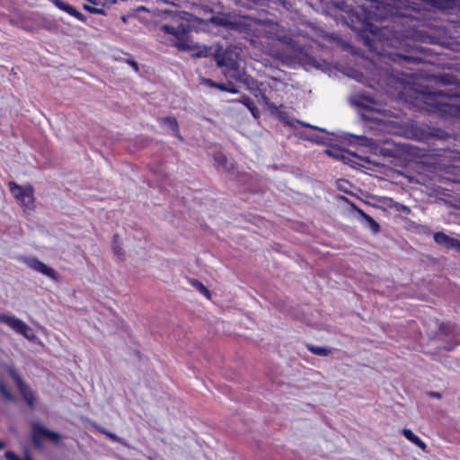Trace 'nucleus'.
Segmentation results:
<instances>
[{"mask_svg": "<svg viewBox=\"0 0 460 460\" xmlns=\"http://www.w3.org/2000/svg\"><path fill=\"white\" fill-rule=\"evenodd\" d=\"M248 29L249 25L245 22L226 13H212L204 19L189 13H179L172 17L170 23L160 26L163 32L175 38L172 45L181 51H189L193 49L183 40L184 36L192 31L203 30L219 34L225 32L244 33Z\"/></svg>", "mask_w": 460, "mask_h": 460, "instance_id": "nucleus-1", "label": "nucleus"}, {"mask_svg": "<svg viewBox=\"0 0 460 460\" xmlns=\"http://www.w3.org/2000/svg\"><path fill=\"white\" fill-rule=\"evenodd\" d=\"M452 78L449 75L440 77V82L447 85L443 90L431 91L425 87L420 92L422 102L430 107L432 112L441 117L460 116V80L453 82Z\"/></svg>", "mask_w": 460, "mask_h": 460, "instance_id": "nucleus-2", "label": "nucleus"}, {"mask_svg": "<svg viewBox=\"0 0 460 460\" xmlns=\"http://www.w3.org/2000/svg\"><path fill=\"white\" fill-rule=\"evenodd\" d=\"M338 7L349 13V22L347 24L354 31H357V37L370 50L374 49V37L377 28L369 21V13L363 8L359 10L349 9V6L341 2Z\"/></svg>", "mask_w": 460, "mask_h": 460, "instance_id": "nucleus-3", "label": "nucleus"}, {"mask_svg": "<svg viewBox=\"0 0 460 460\" xmlns=\"http://www.w3.org/2000/svg\"><path fill=\"white\" fill-rule=\"evenodd\" d=\"M30 438L35 449H44L43 440H49L56 446L61 445V436L58 432L51 430L43 424L33 421L31 424Z\"/></svg>", "mask_w": 460, "mask_h": 460, "instance_id": "nucleus-4", "label": "nucleus"}, {"mask_svg": "<svg viewBox=\"0 0 460 460\" xmlns=\"http://www.w3.org/2000/svg\"><path fill=\"white\" fill-rule=\"evenodd\" d=\"M438 335L445 341L444 349L453 350L460 344V328L450 323H441L438 325Z\"/></svg>", "mask_w": 460, "mask_h": 460, "instance_id": "nucleus-5", "label": "nucleus"}, {"mask_svg": "<svg viewBox=\"0 0 460 460\" xmlns=\"http://www.w3.org/2000/svg\"><path fill=\"white\" fill-rule=\"evenodd\" d=\"M8 186L11 193L21 201L23 207L29 209L34 208V188L32 185L22 186L14 181H9Z\"/></svg>", "mask_w": 460, "mask_h": 460, "instance_id": "nucleus-6", "label": "nucleus"}, {"mask_svg": "<svg viewBox=\"0 0 460 460\" xmlns=\"http://www.w3.org/2000/svg\"><path fill=\"white\" fill-rule=\"evenodd\" d=\"M218 67H228L231 70L235 66H239L235 58L234 51L231 47L223 48L217 45L216 51L214 52L213 59Z\"/></svg>", "mask_w": 460, "mask_h": 460, "instance_id": "nucleus-7", "label": "nucleus"}, {"mask_svg": "<svg viewBox=\"0 0 460 460\" xmlns=\"http://www.w3.org/2000/svg\"><path fill=\"white\" fill-rule=\"evenodd\" d=\"M0 322L7 324L13 331L23 335L25 338L29 340L34 338V335L32 334V329L30 326H28L24 322L14 316L0 314Z\"/></svg>", "mask_w": 460, "mask_h": 460, "instance_id": "nucleus-8", "label": "nucleus"}, {"mask_svg": "<svg viewBox=\"0 0 460 460\" xmlns=\"http://www.w3.org/2000/svg\"><path fill=\"white\" fill-rule=\"evenodd\" d=\"M436 243L447 250H453L459 252L460 240L452 237L442 231L435 232L433 234Z\"/></svg>", "mask_w": 460, "mask_h": 460, "instance_id": "nucleus-9", "label": "nucleus"}, {"mask_svg": "<svg viewBox=\"0 0 460 460\" xmlns=\"http://www.w3.org/2000/svg\"><path fill=\"white\" fill-rule=\"evenodd\" d=\"M26 264L32 270L40 272L53 280H58V273L51 267H49L36 257L26 259Z\"/></svg>", "mask_w": 460, "mask_h": 460, "instance_id": "nucleus-10", "label": "nucleus"}, {"mask_svg": "<svg viewBox=\"0 0 460 460\" xmlns=\"http://www.w3.org/2000/svg\"><path fill=\"white\" fill-rule=\"evenodd\" d=\"M351 207L358 214L359 220L365 227L369 228L374 234L380 231V225L372 217L365 213L353 203Z\"/></svg>", "mask_w": 460, "mask_h": 460, "instance_id": "nucleus-11", "label": "nucleus"}, {"mask_svg": "<svg viewBox=\"0 0 460 460\" xmlns=\"http://www.w3.org/2000/svg\"><path fill=\"white\" fill-rule=\"evenodd\" d=\"M50 1L57 8H58L59 10L66 12V13L70 14L71 16L76 18L78 21H80L82 22H87V17L84 13L79 12L74 6L64 2L63 0H50Z\"/></svg>", "mask_w": 460, "mask_h": 460, "instance_id": "nucleus-12", "label": "nucleus"}, {"mask_svg": "<svg viewBox=\"0 0 460 460\" xmlns=\"http://www.w3.org/2000/svg\"><path fill=\"white\" fill-rule=\"evenodd\" d=\"M232 71L230 77L239 83H242L246 87L252 84L253 80L255 79L252 75H248L243 69H239V66H235Z\"/></svg>", "mask_w": 460, "mask_h": 460, "instance_id": "nucleus-13", "label": "nucleus"}, {"mask_svg": "<svg viewBox=\"0 0 460 460\" xmlns=\"http://www.w3.org/2000/svg\"><path fill=\"white\" fill-rule=\"evenodd\" d=\"M23 400L30 408H34L35 395L33 391L24 383L17 387Z\"/></svg>", "mask_w": 460, "mask_h": 460, "instance_id": "nucleus-14", "label": "nucleus"}, {"mask_svg": "<svg viewBox=\"0 0 460 460\" xmlns=\"http://www.w3.org/2000/svg\"><path fill=\"white\" fill-rule=\"evenodd\" d=\"M284 106L281 104L279 106L276 104H271L270 114L275 118H277L279 121L289 124L288 118L289 114L288 111L282 110Z\"/></svg>", "mask_w": 460, "mask_h": 460, "instance_id": "nucleus-15", "label": "nucleus"}, {"mask_svg": "<svg viewBox=\"0 0 460 460\" xmlns=\"http://www.w3.org/2000/svg\"><path fill=\"white\" fill-rule=\"evenodd\" d=\"M326 154L329 156L336 158L337 160L342 161L346 164H350L351 159L349 158L350 153H346L344 149L333 148L327 149Z\"/></svg>", "mask_w": 460, "mask_h": 460, "instance_id": "nucleus-16", "label": "nucleus"}, {"mask_svg": "<svg viewBox=\"0 0 460 460\" xmlns=\"http://www.w3.org/2000/svg\"><path fill=\"white\" fill-rule=\"evenodd\" d=\"M217 45L218 44L199 47L198 50L192 54V57L211 58L212 59H214V52L216 51Z\"/></svg>", "mask_w": 460, "mask_h": 460, "instance_id": "nucleus-17", "label": "nucleus"}, {"mask_svg": "<svg viewBox=\"0 0 460 460\" xmlns=\"http://www.w3.org/2000/svg\"><path fill=\"white\" fill-rule=\"evenodd\" d=\"M160 122L163 125L167 126L173 133V135L181 139L180 135L179 124L174 117H164L160 119Z\"/></svg>", "mask_w": 460, "mask_h": 460, "instance_id": "nucleus-18", "label": "nucleus"}, {"mask_svg": "<svg viewBox=\"0 0 460 460\" xmlns=\"http://www.w3.org/2000/svg\"><path fill=\"white\" fill-rule=\"evenodd\" d=\"M450 135L445 130L438 128H429L427 130V138H436L438 140L447 139Z\"/></svg>", "mask_w": 460, "mask_h": 460, "instance_id": "nucleus-19", "label": "nucleus"}, {"mask_svg": "<svg viewBox=\"0 0 460 460\" xmlns=\"http://www.w3.org/2000/svg\"><path fill=\"white\" fill-rule=\"evenodd\" d=\"M402 435L411 443L416 445L421 449L426 448V444L418 437L416 436L411 429H403L402 431Z\"/></svg>", "mask_w": 460, "mask_h": 460, "instance_id": "nucleus-20", "label": "nucleus"}, {"mask_svg": "<svg viewBox=\"0 0 460 460\" xmlns=\"http://www.w3.org/2000/svg\"><path fill=\"white\" fill-rule=\"evenodd\" d=\"M391 56H393L392 58L394 61L399 62V63L407 62V63L419 64L422 61V59L419 57L408 56V55H403V54H400V53H394V54H391Z\"/></svg>", "mask_w": 460, "mask_h": 460, "instance_id": "nucleus-21", "label": "nucleus"}, {"mask_svg": "<svg viewBox=\"0 0 460 460\" xmlns=\"http://www.w3.org/2000/svg\"><path fill=\"white\" fill-rule=\"evenodd\" d=\"M252 113L254 118H258L260 115V111L256 107L254 102L247 95H243L239 100Z\"/></svg>", "mask_w": 460, "mask_h": 460, "instance_id": "nucleus-22", "label": "nucleus"}, {"mask_svg": "<svg viewBox=\"0 0 460 460\" xmlns=\"http://www.w3.org/2000/svg\"><path fill=\"white\" fill-rule=\"evenodd\" d=\"M306 348L309 351H311L312 353H314L317 356L325 357L332 353V350L329 348H325V347H320V346H316V345H313V344H307Z\"/></svg>", "mask_w": 460, "mask_h": 460, "instance_id": "nucleus-23", "label": "nucleus"}, {"mask_svg": "<svg viewBox=\"0 0 460 460\" xmlns=\"http://www.w3.org/2000/svg\"><path fill=\"white\" fill-rule=\"evenodd\" d=\"M0 394L8 402H13L15 401V396L3 381H0Z\"/></svg>", "mask_w": 460, "mask_h": 460, "instance_id": "nucleus-24", "label": "nucleus"}, {"mask_svg": "<svg viewBox=\"0 0 460 460\" xmlns=\"http://www.w3.org/2000/svg\"><path fill=\"white\" fill-rule=\"evenodd\" d=\"M190 283L197 290L203 294L206 297L210 298V291L198 279H191Z\"/></svg>", "mask_w": 460, "mask_h": 460, "instance_id": "nucleus-25", "label": "nucleus"}, {"mask_svg": "<svg viewBox=\"0 0 460 460\" xmlns=\"http://www.w3.org/2000/svg\"><path fill=\"white\" fill-rule=\"evenodd\" d=\"M214 160L216 162V164L218 165V166H221L223 167L224 169H226V170H229L230 168L227 166V157L222 154V153H217L214 155Z\"/></svg>", "mask_w": 460, "mask_h": 460, "instance_id": "nucleus-26", "label": "nucleus"}, {"mask_svg": "<svg viewBox=\"0 0 460 460\" xmlns=\"http://www.w3.org/2000/svg\"><path fill=\"white\" fill-rule=\"evenodd\" d=\"M250 93L256 98H259L262 93V90L259 86L258 80L254 79L252 84L246 87Z\"/></svg>", "mask_w": 460, "mask_h": 460, "instance_id": "nucleus-27", "label": "nucleus"}, {"mask_svg": "<svg viewBox=\"0 0 460 460\" xmlns=\"http://www.w3.org/2000/svg\"><path fill=\"white\" fill-rule=\"evenodd\" d=\"M8 374L13 378V380L15 382L17 387L22 386V385L24 384V381L22 380L21 376L17 373V371L14 368L9 367Z\"/></svg>", "mask_w": 460, "mask_h": 460, "instance_id": "nucleus-28", "label": "nucleus"}, {"mask_svg": "<svg viewBox=\"0 0 460 460\" xmlns=\"http://www.w3.org/2000/svg\"><path fill=\"white\" fill-rule=\"evenodd\" d=\"M234 2H235L237 4H240L243 7H246V8H253L258 2H260L261 0H233Z\"/></svg>", "mask_w": 460, "mask_h": 460, "instance_id": "nucleus-29", "label": "nucleus"}, {"mask_svg": "<svg viewBox=\"0 0 460 460\" xmlns=\"http://www.w3.org/2000/svg\"><path fill=\"white\" fill-rule=\"evenodd\" d=\"M113 252L118 258H121L124 255L122 248L117 243V234L113 236V245H112Z\"/></svg>", "mask_w": 460, "mask_h": 460, "instance_id": "nucleus-30", "label": "nucleus"}, {"mask_svg": "<svg viewBox=\"0 0 460 460\" xmlns=\"http://www.w3.org/2000/svg\"><path fill=\"white\" fill-rule=\"evenodd\" d=\"M379 152L384 156L387 157H394L396 155V150L394 148L389 147H380Z\"/></svg>", "mask_w": 460, "mask_h": 460, "instance_id": "nucleus-31", "label": "nucleus"}, {"mask_svg": "<svg viewBox=\"0 0 460 460\" xmlns=\"http://www.w3.org/2000/svg\"><path fill=\"white\" fill-rule=\"evenodd\" d=\"M259 98H260V102L267 107L269 111H270L271 104H275V103L270 102V98L268 96H266V94L264 93Z\"/></svg>", "mask_w": 460, "mask_h": 460, "instance_id": "nucleus-32", "label": "nucleus"}, {"mask_svg": "<svg viewBox=\"0 0 460 460\" xmlns=\"http://www.w3.org/2000/svg\"><path fill=\"white\" fill-rule=\"evenodd\" d=\"M200 83L211 88H215L217 86V82L213 81L210 78L201 77Z\"/></svg>", "mask_w": 460, "mask_h": 460, "instance_id": "nucleus-33", "label": "nucleus"}, {"mask_svg": "<svg viewBox=\"0 0 460 460\" xmlns=\"http://www.w3.org/2000/svg\"><path fill=\"white\" fill-rule=\"evenodd\" d=\"M6 460H22L13 451H6L4 454Z\"/></svg>", "mask_w": 460, "mask_h": 460, "instance_id": "nucleus-34", "label": "nucleus"}, {"mask_svg": "<svg viewBox=\"0 0 460 460\" xmlns=\"http://www.w3.org/2000/svg\"><path fill=\"white\" fill-rule=\"evenodd\" d=\"M226 84V92L231 93H237L239 91L238 89L233 84L232 82H228Z\"/></svg>", "mask_w": 460, "mask_h": 460, "instance_id": "nucleus-35", "label": "nucleus"}, {"mask_svg": "<svg viewBox=\"0 0 460 460\" xmlns=\"http://www.w3.org/2000/svg\"><path fill=\"white\" fill-rule=\"evenodd\" d=\"M93 11V14H101V15H106V12L102 8H97L94 6Z\"/></svg>", "mask_w": 460, "mask_h": 460, "instance_id": "nucleus-36", "label": "nucleus"}, {"mask_svg": "<svg viewBox=\"0 0 460 460\" xmlns=\"http://www.w3.org/2000/svg\"><path fill=\"white\" fill-rule=\"evenodd\" d=\"M271 2L275 3V4H279L284 7H288V5H289V2L288 0H270Z\"/></svg>", "mask_w": 460, "mask_h": 460, "instance_id": "nucleus-37", "label": "nucleus"}, {"mask_svg": "<svg viewBox=\"0 0 460 460\" xmlns=\"http://www.w3.org/2000/svg\"><path fill=\"white\" fill-rule=\"evenodd\" d=\"M127 62L134 68L135 71H137V72L138 71V64L136 60L128 59Z\"/></svg>", "mask_w": 460, "mask_h": 460, "instance_id": "nucleus-38", "label": "nucleus"}, {"mask_svg": "<svg viewBox=\"0 0 460 460\" xmlns=\"http://www.w3.org/2000/svg\"><path fill=\"white\" fill-rule=\"evenodd\" d=\"M428 395L429 397L438 398V399H441V397H442V395L439 392H435V391L429 392Z\"/></svg>", "mask_w": 460, "mask_h": 460, "instance_id": "nucleus-39", "label": "nucleus"}, {"mask_svg": "<svg viewBox=\"0 0 460 460\" xmlns=\"http://www.w3.org/2000/svg\"><path fill=\"white\" fill-rule=\"evenodd\" d=\"M308 64H310L311 66H314V67H319V63L317 62V60L313 58V57H309L308 58Z\"/></svg>", "mask_w": 460, "mask_h": 460, "instance_id": "nucleus-40", "label": "nucleus"}, {"mask_svg": "<svg viewBox=\"0 0 460 460\" xmlns=\"http://www.w3.org/2000/svg\"><path fill=\"white\" fill-rule=\"evenodd\" d=\"M222 92H226V84L222 83H217V86L215 87Z\"/></svg>", "mask_w": 460, "mask_h": 460, "instance_id": "nucleus-41", "label": "nucleus"}, {"mask_svg": "<svg viewBox=\"0 0 460 460\" xmlns=\"http://www.w3.org/2000/svg\"><path fill=\"white\" fill-rule=\"evenodd\" d=\"M83 8H84V10L87 11L88 13H93L92 10H93L94 6L87 4H84Z\"/></svg>", "mask_w": 460, "mask_h": 460, "instance_id": "nucleus-42", "label": "nucleus"}, {"mask_svg": "<svg viewBox=\"0 0 460 460\" xmlns=\"http://www.w3.org/2000/svg\"><path fill=\"white\" fill-rule=\"evenodd\" d=\"M86 1L93 5H99V4L104 5V4L101 2V0H86Z\"/></svg>", "mask_w": 460, "mask_h": 460, "instance_id": "nucleus-43", "label": "nucleus"}, {"mask_svg": "<svg viewBox=\"0 0 460 460\" xmlns=\"http://www.w3.org/2000/svg\"><path fill=\"white\" fill-rule=\"evenodd\" d=\"M22 460H33V459H32L31 456L28 452H26L24 457L22 458Z\"/></svg>", "mask_w": 460, "mask_h": 460, "instance_id": "nucleus-44", "label": "nucleus"}, {"mask_svg": "<svg viewBox=\"0 0 460 460\" xmlns=\"http://www.w3.org/2000/svg\"><path fill=\"white\" fill-rule=\"evenodd\" d=\"M6 447L5 442L0 439V450L4 449Z\"/></svg>", "mask_w": 460, "mask_h": 460, "instance_id": "nucleus-45", "label": "nucleus"}, {"mask_svg": "<svg viewBox=\"0 0 460 460\" xmlns=\"http://www.w3.org/2000/svg\"><path fill=\"white\" fill-rule=\"evenodd\" d=\"M306 127L315 128V129H317V130H319V131H323V128H317V127H314V126H311V125H309V124H306Z\"/></svg>", "mask_w": 460, "mask_h": 460, "instance_id": "nucleus-46", "label": "nucleus"}, {"mask_svg": "<svg viewBox=\"0 0 460 460\" xmlns=\"http://www.w3.org/2000/svg\"><path fill=\"white\" fill-rule=\"evenodd\" d=\"M309 139L312 140V141L317 142V143L321 142V140L318 139L317 137H310Z\"/></svg>", "mask_w": 460, "mask_h": 460, "instance_id": "nucleus-47", "label": "nucleus"}, {"mask_svg": "<svg viewBox=\"0 0 460 460\" xmlns=\"http://www.w3.org/2000/svg\"><path fill=\"white\" fill-rule=\"evenodd\" d=\"M356 104H357L358 106H359V107H363V104H362V103H360V102H357Z\"/></svg>", "mask_w": 460, "mask_h": 460, "instance_id": "nucleus-48", "label": "nucleus"}, {"mask_svg": "<svg viewBox=\"0 0 460 460\" xmlns=\"http://www.w3.org/2000/svg\"><path fill=\"white\" fill-rule=\"evenodd\" d=\"M111 2L112 4H115V3H117V0H111Z\"/></svg>", "mask_w": 460, "mask_h": 460, "instance_id": "nucleus-49", "label": "nucleus"}, {"mask_svg": "<svg viewBox=\"0 0 460 460\" xmlns=\"http://www.w3.org/2000/svg\"><path fill=\"white\" fill-rule=\"evenodd\" d=\"M403 210H409V208L403 206Z\"/></svg>", "mask_w": 460, "mask_h": 460, "instance_id": "nucleus-50", "label": "nucleus"}]
</instances>
